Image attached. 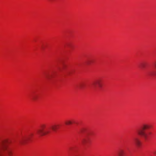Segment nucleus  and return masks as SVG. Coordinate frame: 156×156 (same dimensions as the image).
<instances>
[{
  "mask_svg": "<svg viewBox=\"0 0 156 156\" xmlns=\"http://www.w3.org/2000/svg\"><path fill=\"white\" fill-rule=\"evenodd\" d=\"M45 77L48 79H49L50 77L48 75V74H47L45 75Z\"/></svg>",
  "mask_w": 156,
  "mask_h": 156,
  "instance_id": "11",
  "label": "nucleus"
},
{
  "mask_svg": "<svg viewBox=\"0 0 156 156\" xmlns=\"http://www.w3.org/2000/svg\"><path fill=\"white\" fill-rule=\"evenodd\" d=\"M59 127V125H54L49 127H47L45 125L43 124L37 130V133L40 136L47 135L51 133V130L56 132L58 129Z\"/></svg>",
  "mask_w": 156,
  "mask_h": 156,
  "instance_id": "1",
  "label": "nucleus"
},
{
  "mask_svg": "<svg viewBox=\"0 0 156 156\" xmlns=\"http://www.w3.org/2000/svg\"><path fill=\"white\" fill-rule=\"evenodd\" d=\"M149 74L151 76H154L156 75V73L155 71H152L149 73Z\"/></svg>",
  "mask_w": 156,
  "mask_h": 156,
  "instance_id": "9",
  "label": "nucleus"
},
{
  "mask_svg": "<svg viewBox=\"0 0 156 156\" xmlns=\"http://www.w3.org/2000/svg\"><path fill=\"white\" fill-rule=\"evenodd\" d=\"M33 135V133H30L27 136L23 137L20 140V143L22 145L25 144L27 141L31 140Z\"/></svg>",
  "mask_w": 156,
  "mask_h": 156,
  "instance_id": "5",
  "label": "nucleus"
},
{
  "mask_svg": "<svg viewBox=\"0 0 156 156\" xmlns=\"http://www.w3.org/2000/svg\"><path fill=\"white\" fill-rule=\"evenodd\" d=\"M88 142V140L87 138H84L82 140V143L83 144H85Z\"/></svg>",
  "mask_w": 156,
  "mask_h": 156,
  "instance_id": "8",
  "label": "nucleus"
},
{
  "mask_svg": "<svg viewBox=\"0 0 156 156\" xmlns=\"http://www.w3.org/2000/svg\"><path fill=\"white\" fill-rule=\"evenodd\" d=\"M149 128V126L148 125L146 124H144L141 126L142 130H138V134L143 136L145 140H146L147 138L148 135L144 132V130Z\"/></svg>",
  "mask_w": 156,
  "mask_h": 156,
  "instance_id": "3",
  "label": "nucleus"
},
{
  "mask_svg": "<svg viewBox=\"0 0 156 156\" xmlns=\"http://www.w3.org/2000/svg\"><path fill=\"white\" fill-rule=\"evenodd\" d=\"M133 140L134 143L137 147H139L141 145V142L140 138L137 137H136L133 138Z\"/></svg>",
  "mask_w": 156,
  "mask_h": 156,
  "instance_id": "6",
  "label": "nucleus"
},
{
  "mask_svg": "<svg viewBox=\"0 0 156 156\" xmlns=\"http://www.w3.org/2000/svg\"><path fill=\"white\" fill-rule=\"evenodd\" d=\"M33 99L34 100H35L36 99L34 97H33Z\"/></svg>",
  "mask_w": 156,
  "mask_h": 156,
  "instance_id": "12",
  "label": "nucleus"
},
{
  "mask_svg": "<svg viewBox=\"0 0 156 156\" xmlns=\"http://www.w3.org/2000/svg\"><path fill=\"white\" fill-rule=\"evenodd\" d=\"M124 155V151L122 150H120L118 152V155L119 156H123Z\"/></svg>",
  "mask_w": 156,
  "mask_h": 156,
  "instance_id": "7",
  "label": "nucleus"
},
{
  "mask_svg": "<svg viewBox=\"0 0 156 156\" xmlns=\"http://www.w3.org/2000/svg\"><path fill=\"white\" fill-rule=\"evenodd\" d=\"M92 88L96 89L98 88H101L102 86V81L101 80H98L94 81L91 84Z\"/></svg>",
  "mask_w": 156,
  "mask_h": 156,
  "instance_id": "4",
  "label": "nucleus"
},
{
  "mask_svg": "<svg viewBox=\"0 0 156 156\" xmlns=\"http://www.w3.org/2000/svg\"><path fill=\"white\" fill-rule=\"evenodd\" d=\"M154 65L156 67V62L154 63Z\"/></svg>",
  "mask_w": 156,
  "mask_h": 156,
  "instance_id": "13",
  "label": "nucleus"
},
{
  "mask_svg": "<svg viewBox=\"0 0 156 156\" xmlns=\"http://www.w3.org/2000/svg\"><path fill=\"white\" fill-rule=\"evenodd\" d=\"M65 123L66 125H69L71 124L72 123V122L70 120H67L65 122Z\"/></svg>",
  "mask_w": 156,
  "mask_h": 156,
  "instance_id": "10",
  "label": "nucleus"
},
{
  "mask_svg": "<svg viewBox=\"0 0 156 156\" xmlns=\"http://www.w3.org/2000/svg\"><path fill=\"white\" fill-rule=\"evenodd\" d=\"M7 140H5L0 143V156H2V154L3 151H6L5 154L9 156H10L12 154L11 151L7 149L6 144L8 143Z\"/></svg>",
  "mask_w": 156,
  "mask_h": 156,
  "instance_id": "2",
  "label": "nucleus"
}]
</instances>
